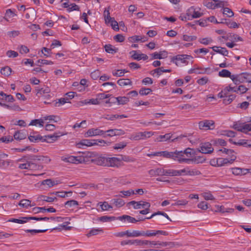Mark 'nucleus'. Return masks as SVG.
Masks as SVG:
<instances>
[{
  "instance_id": "f257e3e1",
  "label": "nucleus",
  "mask_w": 251,
  "mask_h": 251,
  "mask_svg": "<svg viewBox=\"0 0 251 251\" xmlns=\"http://www.w3.org/2000/svg\"><path fill=\"white\" fill-rule=\"evenodd\" d=\"M19 161L25 162L19 165L18 168L20 169H26L32 171L42 170V167L34 163L31 155H27L23 156L19 159Z\"/></svg>"
},
{
  "instance_id": "f03ea898",
  "label": "nucleus",
  "mask_w": 251,
  "mask_h": 251,
  "mask_svg": "<svg viewBox=\"0 0 251 251\" xmlns=\"http://www.w3.org/2000/svg\"><path fill=\"white\" fill-rule=\"evenodd\" d=\"M196 154V151L192 149L187 148L183 151H178L176 150L174 151V160H177L179 162L181 163L185 162L184 160H181L183 158H185V156L188 158H192Z\"/></svg>"
},
{
  "instance_id": "7ed1b4c3",
  "label": "nucleus",
  "mask_w": 251,
  "mask_h": 251,
  "mask_svg": "<svg viewBox=\"0 0 251 251\" xmlns=\"http://www.w3.org/2000/svg\"><path fill=\"white\" fill-rule=\"evenodd\" d=\"M203 14L197 10L194 6H191L186 11V15H181L179 18L182 21L192 20L195 18H198L202 16Z\"/></svg>"
},
{
  "instance_id": "20e7f679",
  "label": "nucleus",
  "mask_w": 251,
  "mask_h": 251,
  "mask_svg": "<svg viewBox=\"0 0 251 251\" xmlns=\"http://www.w3.org/2000/svg\"><path fill=\"white\" fill-rule=\"evenodd\" d=\"M61 159L62 161L65 162H69L76 164L82 163H86L88 161V159L87 158L82 156H69L68 157L62 156Z\"/></svg>"
},
{
  "instance_id": "39448f33",
  "label": "nucleus",
  "mask_w": 251,
  "mask_h": 251,
  "mask_svg": "<svg viewBox=\"0 0 251 251\" xmlns=\"http://www.w3.org/2000/svg\"><path fill=\"white\" fill-rule=\"evenodd\" d=\"M108 157L103 155L95 156L94 158L90 160V161L95 165L107 167Z\"/></svg>"
},
{
  "instance_id": "423d86ee",
  "label": "nucleus",
  "mask_w": 251,
  "mask_h": 251,
  "mask_svg": "<svg viewBox=\"0 0 251 251\" xmlns=\"http://www.w3.org/2000/svg\"><path fill=\"white\" fill-rule=\"evenodd\" d=\"M103 15L104 16L106 24L110 23L112 28L115 31L119 30L117 22L115 20L114 18H111L110 17L109 10H105L104 11Z\"/></svg>"
},
{
  "instance_id": "0eeeda50",
  "label": "nucleus",
  "mask_w": 251,
  "mask_h": 251,
  "mask_svg": "<svg viewBox=\"0 0 251 251\" xmlns=\"http://www.w3.org/2000/svg\"><path fill=\"white\" fill-rule=\"evenodd\" d=\"M193 58L191 55L187 54H179L174 57V62L175 60V64L176 66H180L182 63L187 64V60Z\"/></svg>"
},
{
  "instance_id": "6e6552de",
  "label": "nucleus",
  "mask_w": 251,
  "mask_h": 251,
  "mask_svg": "<svg viewBox=\"0 0 251 251\" xmlns=\"http://www.w3.org/2000/svg\"><path fill=\"white\" fill-rule=\"evenodd\" d=\"M31 157H33L34 163L42 167V170L43 168V166L40 163L42 162L48 163L51 160L48 156H45L43 155H36L34 154H31Z\"/></svg>"
},
{
  "instance_id": "1a4fd4ad",
  "label": "nucleus",
  "mask_w": 251,
  "mask_h": 251,
  "mask_svg": "<svg viewBox=\"0 0 251 251\" xmlns=\"http://www.w3.org/2000/svg\"><path fill=\"white\" fill-rule=\"evenodd\" d=\"M214 149L212 144L209 142L201 143L200 144V149H198V151L202 153H211Z\"/></svg>"
},
{
  "instance_id": "9d476101",
  "label": "nucleus",
  "mask_w": 251,
  "mask_h": 251,
  "mask_svg": "<svg viewBox=\"0 0 251 251\" xmlns=\"http://www.w3.org/2000/svg\"><path fill=\"white\" fill-rule=\"evenodd\" d=\"M96 145H99L97 140L82 139L76 144V147L78 148H82L83 146L91 147Z\"/></svg>"
},
{
  "instance_id": "9b49d317",
  "label": "nucleus",
  "mask_w": 251,
  "mask_h": 251,
  "mask_svg": "<svg viewBox=\"0 0 251 251\" xmlns=\"http://www.w3.org/2000/svg\"><path fill=\"white\" fill-rule=\"evenodd\" d=\"M125 134V132L122 129H110L105 131V135L103 137L105 138L107 136L112 137L114 136H120Z\"/></svg>"
},
{
  "instance_id": "f8f14e48",
  "label": "nucleus",
  "mask_w": 251,
  "mask_h": 251,
  "mask_svg": "<svg viewBox=\"0 0 251 251\" xmlns=\"http://www.w3.org/2000/svg\"><path fill=\"white\" fill-rule=\"evenodd\" d=\"M62 135H63V134L59 132L54 133L53 134L44 136H43V142L52 143L57 140L59 137Z\"/></svg>"
},
{
  "instance_id": "ddd939ff",
  "label": "nucleus",
  "mask_w": 251,
  "mask_h": 251,
  "mask_svg": "<svg viewBox=\"0 0 251 251\" xmlns=\"http://www.w3.org/2000/svg\"><path fill=\"white\" fill-rule=\"evenodd\" d=\"M105 131L100 129V128H91L89 129L85 134V137H91L97 135H105Z\"/></svg>"
},
{
  "instance_id": "4468645a",
  "label": "nucleus",
  "mask_w": 251,
  "mask_h": 251,
  "mask_svg": "<svg viewBox=\"0 0 251 251\" xmlns=\"http://www.w3.org/2000/svg\"><path fill=\"white\" fill-rule=\"evenodd\" d=\"M107 167L119 168L122 165L120 158L116 157H109L108 158Z\"/></svg>"
},
{
  "instance_id": "2eb2a0df",
  "label": "nucleus",
  "mask_w": 251,
  "mask_h": 251,
  "mask_svg": "<svg viewBox=\"0 0 251 251\" xmlns=\"http://www.w3.org/2000/svg\"><path fill=\"white\" fill-rule=\"evenodd\" d=\"M236 159L235 155H232L231 158H219L217 159L216 163L218 166H222L227 163L231 164Z\"/></svg>"
},
{
  "instance_id": "dca6fc26",
  "label": "nucleus",
  "mask_w": 251,
  "mask_h": 251,
  "mask_svg": "<svg viewBox=\"0 0 251 251\" xmlns=\"http://www.w3.org/2000/svg\"><path fill=\"white\" fill-rule=\"evenodd\" d=\"M136 50L131 51L129 53L131 54V57L134 59L139 61L140 60H146L149 57L147 54L144 53H138Z\"/></svg>"
},
{
  "instance_id": "f3484780",
  "label": "nucleus",
  "mask_w": 251,
  "mask_h": 251,
  "mask_svg": "<svg viewBox=\"0 0 251 251\" xmlns=\"http://www.w3.org/2000/svg\"><path fill=\"white\" fill-rule=\"evenodd\" d=\"M181 160H184L185 161V162L187 163H189L190 162H193L195 163L199 164L204 162L205 160V158L203 156H194L192 158H183Z\"/></svg>"
},
{
  "instance_id": "a211bd4d",
  "label": "nucleus",
  "mask_w": 251,
  "mask_h": 251,
  "mask_svg": "<svg viewBox=\"0 0 251 251\" xmlns=\"http://www.w3.org/2000/svg\"><path fill=\"white\" fill-rule=\"evenodd\" d=\"M214 122L211 120H205L203 121H201L199 123V126L200 129H209L210 126H214Z\"/></svg>"
},
{
  "instance_id": "6ab92c4d",
  "label": "nucleus",
  "mask_w": 251,
  "mask_h": 251,
  "mask_svg": "<svg viewBox=\"0 0 251 251\" xmlns=\"http://www.w3.org/2000/svg\"><path fill=\"white\" fill-rule=\"evenodd\" d=\"M210 70V68H201L199 67H196L194 68H192L190 69L188 73L189 74H209L207 73V70Z\"/></svg>"
},
{
  "instance_id": "aec40b11",
  "label": "nucleus",
  "mask_w": 251,
  "mask_h": 251,
  "mask_svg": "<svg viewBox=\"0 0 251 251\" xmlns=\"http://www.w3.org/2000/svg\"><path fill=\"white\" fill-rule=\"evenodd\" d=\"M32 211L34 212V213H38L39 212H55L56 211V209L53 207H50L48 208H46L45 207H35L32 209Z\"/></svg>"
},
{
  "instance_id": "412c9836",
  "label": "nucleus",
  "mask_w": 251,
  "mask_h": 251,
  "mask_svg": "<svg viewBox=\"0 0 251 251\" xmlns=\"http://www.w3.org/2000/svg\"><path fill=\"white\" fill-rule=\"evenodd\" d=\"M36 95L38 97H44L45 95L50 93V90L48 87L45 88L36 87Z\"/></svg>"
},
{
  "instance_id": "4be33fe9",
  "label": "nucleus",
  "mask_w": 251,
  "mask_h": 251,
  "mask_svg": "<svg viewBox=\"0 0 251 251\" xmlns=\"http://www.w3.org/2000/svg\"><path fill=\"white\" fill-rule=\"evenodd\" d=\"M231 80L236 85H238L241 83H244V79L243 78V73L240 74L232 75Z\"/></svg>"
},
{
  "instance_id": "5701e85b",
  "label": "nucleus",
  "mask_w": 251,
  "mask_h": 251,
  "mask_svg": "<svg viewBox=\"0 0 251 251\" xmlns=\"http://www.w3.org/2000/svg\"><path fill=\"white\" fill-rule=\"evenodd\" d=\"M210 48L212 49L214 51L217 53L221 54L224 56H228V51L226 48L214 46Z\"/></svg>"
},
{
  "instance_id": "b1692460",
  "label": "nucleus",
  "mask_w": 251,
  "mask_h": 251,
  "mask_svg": "<svg viewBox=\"0 0 251 251\" xmlns=\"http://www.w3.org/2000/svg\"><path fill=\"white\" fill-rule=\"evenodd\" d=\"M77 205H78V201L74 200L68 201L64 203V206L66 208H68L71 210H73L74 208Z\"/></svg>"
},
{
  "instance_id": "393cba45",
  "label": "nucleus",
  "mask_w": 251,
  "mask_h": 251,
  "mask_svg": "<svg viewBox=\"0 0 251 251\" xmlns=\"http://www.w3.org/2000/svg\"><path fill=\"white\" fill-rule=\"evenodd\" d=\"M117 220L120 221H127L129 223H135L137 222V220L132 217H131L128 215H124L121 216H119L117 217Z\"/></svg>"
},
{
  "instance_id": "a878e982",
  "label": "nucleus",
  "mask_w": 251,
  "mask_h": 251,
  "mask_svg": "<svg viewBox=\"0 0 251 251\" xmlns=\"http://www.w3.org/2000/svg\"><path fill=\"white\" fill-rule=\"evenodd\" d=\"M233 144L236 145L242 146L244 147L251 148V140L240 139L237 142H233Z\"/></svg>"
},
{
  "instance_id": "bb28decb",
  "label": "nucleus",
  "mask_w": 251,
  "mask_h": 251,
  "mask_svg": "<svg viewBox=\"0 0 251 251\" xmlns=\"http://www.w3.org/2000/svg\"><path fill=\"white\" fill-rule=\"evenodd\" d=\"M104 48L106 52L108 53L115 54L118 51V48H116L111 44H106L104 46Z\"/></svg>"
},
{
  "instance_id": "cd10ccee",
  "label": "nucleus",
  "mask_w": 251,
  "mask_h": 251,
  "mask_svg": "<svg viewBox=\"0 0 251 251\" xmlns=\"http://www.w3.org/2000/svg\"><path fill=\"white\" fill-rule=\"evenodd\" d=\"M232 174L235 175H245L249 172V169L240 168H231Z\"/></svg>"
},
{
  "instance_id": "c85d7f7f",
  "label": "nucleus",
  "mask_w": 251,
  "mask_h": 251,
  "mask_svg": "<svg viewBox=\"0 0 251 251\" xmlns=\"http://www.w3.org/2000/svg\"><path fill=\"white\" fill-rule=\"evenodd\" d=\"M14 138L17 140H21L26 138L25 132L23 130L17 131L14 134Z\"/></svg>"
},
{
  "instance_id": "c756f323",
  "label": "nucleus",
  "mask_w": 251,
  "mask_h": 251,
  "mask_svg": "<svg viewBox=\"0 0 251 251\" xmlns=\"http://www.w3.org/2000/svg\"><path fill=\"white\" fill-rule=\"evenodd\" d=\"M29 218H31V217H21V219L11 218L9 219L8 221L23 224L26 223L29 220H31V219H29Z\"/></svg>"
},
{
  "instance_id": "7c9ffc66",
  "label": "nucleus",
  "mask_w": 251,
  "mask_h": 251,
  "mask_svg": "<svg viewBox=\"0 0 251 251\" xmlns=\"http://www.w3.org/2000/svg\"><path fill=\"white\" fill-rule=\"evenodd\" d=\"M167 52L166 51H160L159 52H155L151 54V59H161L167 57Z\"/></svg>"
},
{
  "instance_id": "2f4dec72",
  "label": "nucleus",
  "mask_w": 251,
  "mask_h": 251,
  "mask_svg": "<svg viewBox=\"0 0 251 251\" xmlns=\"http://www.w3.org/2000/svg\"><path fill=\"white\" fill-rule=\"evenodd\" d=\"M28 139L31 142L37 143L39 141H41L42 142H43V136H42L40 134H36L33 135H30L28 136Z\"/></svg>"
},
{
  "instance_id": "473e14b6",
  "label": "nucleus",
  "mask_w": 251,
  "mask_h": 251,
  "mask_svg": "<svg viewBox=\"0 0 251 251\" xmlns=\"http://www.w3.org/2000/svg\"><path fill=\"white\" fill-rule=\"evenodd\" d=\"M151 204L148 202H143V208H145L144 210H140L139 211L140 214L142 215H146L150 212V207Z\"/></svg>"
},
{
  "instance_id": "72a5a7b5",
  "label": "nucleus",
  "mask_w": 251,
  "mask_h": 251,
  "mask_svg": "<svg viewBox=\"0 0 251 251\" xmlns=\"http://www.w3.org/2000/svg\"><path fill=\"white\" fill-rule=\"evenodd\" d=\"M144 202V201H129L127 203V205H133V208L135 209H139L141 207L143 208V202Z\"/></svg>"
},
{
  "instance_id": "f704fd0d",
  "label": "nucleus",
  "mask_w": 251,
  "mask_h": 251,
  "mask_svg": "<svg viewBox=\"0 0 251 251\" xmlns=\"http://www.w3.org/2000/svg\"><path fill=\"white\" fill-rule=\"evenodd\" d=\"M117 83L121 86L132 85V82L129 79H120L117 81Z\"/></svg>"
},
{
  "instance_id": "c9c22d12",
  "label": "nucleus",
  "mask_w": 251,
  "mask_h": 251,
  "mask_svg": "<svg viewBox=\"0 0 251 251\" xmlns=\"http://www.w3.org/2000/svg\"><path fill=\"white\" fill-rule=\"evenodd\" d=\"M144 132H139L137 133L136 134L132 135L131 137L130 138L131 140H143L145 139V136L144 134Z\"/></svg>"
},
{
  "instance_id": "e433bc0d",
  "label": "nucleus",
  "mask_w": 251,
  "mask_h": 251,
  "mask_svg": "<svg viewBox=\"0 0 251 251\" xmlns=\"http://www.w3.org/2000/svg\"><path fill=\"white\" fill-rule=\"evenodd\" d=\"M121 162L124 161L126 162H134L135 161V159L131 156L126 155H120Z\"/></svg>"
},
{
  "instance_id": "4c0bfd02",
  "label": "nucleus",
  "mask_w": 251,
  "mask_h": 251,
  "mask_svg": "<svg viewBox=\"0 0 251 251\" xmlns=\"http://www.w3.org/2000/svg\"><path fill=\"white\" fill-rule=\"evenodd\" d=\"M219 75L223 77H229L231 79L232 78V75L230 71L226 69H223L219 72Z\"/></svg>"
},
{
  "instance_id": "58836bf2",
  "label": "nucleus",
  "mask_w": 251,
  "mask_h": 251,
  "mask_svg": "<svg viewBox=\"0 0 251 251\" xmlns=\"http://www.w3.org/2000/svg\"><path fill=\"white\" fill-rule=\"evenodd\" d=\"M12 69L9 66H5L1 68L0 73L5 76H8L11 75Z\"/></svg>"
},
{
  "instance_id": "ea45409f",
  "label": "nucleus",
  "mask_w": 251,
  "mask_h": 251,
  "mask_svg": "<svg viewBox=\"0 0 251 251\" xmlns=\"http://www.w3.org/2000/svg\"><path fill=\"white\" fill-rule=\"evenodd\" d=\"M117 220V217L114 216H103L99 218V220L102 222H107Z\"/></svg>"
},
{
  "instance_id": "a19ab883",
  "label": "nucleus",
  "mask_w": 251,
  "mask_h": 251,
  "mask_svg": "<svg viewBox=\"0 0 251 251\" xmlns=\"http://www.w3.org/2000/svg\"><path fill=\"white\" fill-rule=\"evenodd\" d=\"M226 98L223 100V103L226 105L230 104L236 98L235 95H230L228 96H226Z\"/></svg>"
},
{
  "instance_id": "79ce46f5",
  "label": "nucleus",
  "mask_w": 251,
  "mask_h": 251,
  "mask_svg": "<svg viewBox=\"0 0 251 251\" xmlns=\"http://www.w3.org/2000/svg\"><path fill=\"white\" fill-rule=\"evenodd\" d=\"M129 100V99L127 97H118L117 103L119 105H124L127 103Z\"/></svg>"
},
{
  "instance_id": "37998d69",
  "label": "nucleus",
  "mask_w": 251,
  "mask_h": 251,
  "mask_svg": "<svg viewBox=\"0 0 251 251\" xmlns=\"http://www.w3.org/2000/svg\"><path fill=\"white\" fill-rule=\"evenodd\" d=\"M98 205L100 206L102 211L107 210L112 208V206L109 205L107 201H104L103 202H100L98 203Z\"/></svg>"
},
{
  "instance_id": "c03bdc74",
  "label": "nucleus",
  "mask_w": 251,
  "mask_h": 251,
  "mask_svg": "<svg viewBox=\"0 0 251 251\" xmlns=\"http://www.w3.org/2000/svg\"><path fill=\"white\" fill-rule=\"evenodd\" d=\"M111 201L117 207H119L123 206L125 204L124 201L122 199H113Z\"/></svg>"
},
{
  "instance_id": "a18cd8bd",
  "label": "nucleus",
  "mask_w": 251,
  "mask_h": 251,
  "mask_svg": "<svg viewBox=\"0 0 251 251\" xmlns=\"http://www.w3.org/2000/svg\"><path fill=\"white\" fill-rule=\"evenodd\" d=\"M99 232H103V229L100 228L97 229L93 228L87 234V237H89L91 236L97 235Z\"/></svg>"
},
{
  "instance_id": "49530a36",
  "label": "nucleus",
  "mask_w": 251,
  "mask_h": 251,
  "mask_svg": "<svg viewBox=\"0 0 251 251\" xmlns=\"http://www.w3.org/2000/svg\"><path fill=\"white\" fill-rule=\"evenodd\" d=\"M40 198L43 201H45L48 202H51L57 200L56 197H51L44 195H41Z\"/></svg>"
},
{
  "instance_id": "de8ad7c7",
  "label": "nucleus",
  "mask_w": 251,
  "mask_h": 251,
  "mask_svg": "<svg viewBox=\"0 0 251 251\" xmlns=\"http://www.w3.org/2000/svg\"><path fill=\"white\" fill-rule=\"evenodd\" d=\"M48 229H26L25 231L26 233H30L32 235H34L36 233H43L46 232Z\"/></svg>"
},
{
  "instance_id": "09e8293b",
  "label": "nucleus",
  "mask_w": 251,
  "mask_h": 251,
  "mask_svg": "<svg viewBox=\"0 0 251 251\" xmlns=\"http://www.w3.org/2000/svg\"><path fill=\"white\" fill-rule=\"evenodd\" d=\"M156 215H162V216L165 217L168 219H169L171 221V220L170 219V218H169L167 214L166 213H165L164 212H161V211H158L157 212H155V213H153L151 216H149V217L145 218L144 219H150L154 217Z\"/></svg>"
},
{
  "instance_id": "8fccbe9b",
  "label": "nucleus",
  "mask_w": 251,
  "mask_h": 251,
  "mask_svg": "<svg viewBox=\"0 0 251 251\" xmlns=\"http://www.w3.org/2000/svg\"><path fill=\"white\" fill-rule=\"evenodd\" d=\"M53 62L51 61L47 60L46 59H39L37 60V62L35 63L36 65H38L39 66H41V64H46V65H52Z\"/></svg>"
},
{
  "instance_id": "3c124183",
  "label": "nucleus",
  "mask_w": 251,
  "mask_h": 251,
  "mask_svg": "<svg viewBox=\"0 0 251 251\" xmlns=\"http://www.w3.org/2000/svg\"><path fill=\"white\" fill-rule=\"evenodd\" d=\"M211 142L215 145H220L223 147L226 146V142L222 139H214L212 140Z\"/></svg>"
},
{
  "instance_id": "603ef678",
  "label": "nucleus",
  "mask_w": 251,
  "mask_h": 251,
  "mask_svg": "<svg viewBox=\"0 0 251 251\" xmlns=\"http://www.w3.org/2000/svg\"><path fill=\"white\" fill-rule=\"evenodd\" d=\"M152 92V90L151 88H147L145 87H142L139 90V94L141 96H146L150 94Z\"/></svg>"
},
{
  "instance_id": "864d4df0",
  "label": "nucleus",
  "mask_w": 251,
  "mask_h": 251,
  "mask_svg": "<svg viewBox=\"0 0 251 251\" xmlns=\"http://www.w3.org/2000/svg\"><path fill=\"white\" fill-rule=\"evenodd\" d=\"M67 102H69V99L68 98H62L59 99L58 101L55 102L54 106H60Z\"/></svg>"
},
{
  "instance_id": "5fc2aeb1",
  "label": "nucleus",
  "mask_w": 251,
  "mask_h": 251,
  "mask_svg": "<svg viewBox=\"0 0 251 251\" xmlns=\"http://www.w3.org/2000/svg\"><path fill=\"white\" fill-rule=\"evenodd\" d=\"M42 184L44 185H48L49 187H51L55 185V181L51 179H47L44 180Z\"/></svg>"
},
{
  "instance_id": "6e6d98bb",
  "label": "nucleus",
  "mask_w": 251,
  "mask_h": 251,
  "mask_svg": "<svg viewBox=\"0 0 251 251\" xmlns=\"http://www.w3.org/2000/svg\"><path fill=\"white\" fill-rule=\"evenodd\" d=\"M10 161L9 160H5L4 159H0V168L3 169L7 168L10 163Z\"/></svg>"
},
{
  "instance_id": "4d7b16f0",
  "label": "nucleus",
  "mask_w": 251,
  "mask_h": 251,
  "mask_svg": "<svg viewBox=\"0 0 251 251\" xmlns=\"http://www.w3.org/2000/svg\"><path fill=\"white\" fill-rule=\"evenodd\" d=\"M31 201L27 199L22 200L19 203V205L23 207H27L30 205Z\"/></svg>"
},
{
  "instance_id": "13d9d810",
  "label": "nucleus",
  "mask_w": 251,
  "mask_h": 251,
  "mask_svg": "<svg viewBox=\"0 0 251 251\" xmlns=\"http://www.w3.org/2000/svg\"><path fill=\"white\" fill-rule=\"evenodd\" d=\"M229 37L231 38V40L233 42H237L238 41H243V39L238 35L232 33H229Z\"/></svg>"
},
{
  "instance_id": "bf43d9fd",
  "label": "nucleus",
  "mask_w": 251,
  "mask_h": 251,
  "mask_svg": "<svg viewBox=\"0 0 251 251\" xmlns=\"http://www.w3.org/2000/svg\"><path fill=\"white\" fill-rule=\"evenodd\" d=\"M219 151H222L227 155H228L230 157L232 155H235L234 154V151L231 149H227L225 148H223L222 149H220L218 150Z\"/></svg>"
},
{
  "instance_id": "052dcab7",
  "label": "nucleus",
  "mask_w": 251,
  "mask_h": 251,
  "mask_svg": "<svg viewBox=\"0 0 251 251\" xmlns=\"http://www.w3.org/2000/svg\"><path fill=\"white\" fill-rule=\"evenodd\" d=\"M223 13L226 15L228 17H232L234 15V13L231 9L227 7L224 8Z\"/></svg>"
},
{
  "instance_id": "680f3d73",
  "label": "nucleus",
  "mask_w": 251,
  "mask_h": 251,
  "mask_svg": "<svg viewBox=\"0 0 251 251\" xmlns=\"http://www.w3.org/2000/svg\"><path fill=\"white\" fill-rule=\"evenodd\" d=\"M15 16H16V14H15L14 12L12 11L11 9H8L6 11L4 18L6 20L7 18H12Z\"/></svg>"
},
{
  "instance_id": "e2e57ef3",
  "label": "nucleus",
  "mask_w": 251,
  "mask_h": 251,
  "mask_svg": "<svg viewBox=\"0 0 251 251\" xmlns=\"http://www.w3.org/2000/svg\"><path fill=\"white\" fill-rule=\"evenodd\" d=\"M127 145V143L125 142H122L119 143H117L113 147V148L115 150L122 149L126 147Z\"/></svg>"
},
{
  "instance_id": "0e129e2a",
  "label": "nucleus",
  "mask_w": 251,
  "mask_h": 251,
  "mask_svg": "<svg viewBox=\"0 0 251 251\" xmlns=\"http://www.w3.org/2000/svg\"><path fill=\"white\" fill-rule=\"evenodd\" d=\"M243 132L246 133L251 131V123L250 124L243 123Z\"/></svg>"
},
{
  "instance_id": "69168bd1",
  "label": "nucleus",
  "mask_w": 251,
  "mask_h": 251,
  "mask_svg": "<svg viewBox=\"0 0 251 251\" xmlns=\"http://www.w3.org/2000/svg\"><path fill=\"white\" fill-rule=\"evenodd\" d=\"M243 78L244 79V82H248L251 83V74L245 72L243 73Z\"/></svg>"
},
{
  "instance_id": "338daca9",
  "label": "nucleus",
  "mask_w": 251,
  "mask_h": 251,
  "mask_svg": "<svg viewBox=\"0 0 251 251\" xmlns=\"http://www.w3.org/2000/svg\"><path fill=\"white\" fill-rule=\"evenodd\" d=\"M100 75V72L99 70H97L92 72L91 74V77L94 80H97Z\"/></svg>"
},
{
  "instance_id": "774afa93",
  "label": "nucleus",
  "mask_w": 251,
  "mask_h": 251,
  "mask_svg": "<svg viewBox=\"0 0 251 251\" xmlns=\"http://www.w3.org/2000/svg\"><path fill=\"white\" fill-rule=\"evenodd\" d=\"M113 39L117 42L121 43L125 41V38L122 34H118L114 36Z\"/></svg>"
}]
</instances>
